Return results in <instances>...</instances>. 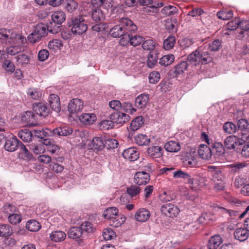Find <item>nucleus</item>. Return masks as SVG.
Returning a JSON list of instances; mask_svg holds the SVG:
<instances>
[{
    "label": "nucleus",
    "mask_w": 249,
    "mask_h": 249,
    "mask_svg": "<svg viewBox=\"0 0 249 249\" xmlns=\"http://www.w3.org/2000/svg\"><path fill=\"white\" fill-rule=\"evenodd\" d=\"M160 211L162 214L169 217H177L180 212L178 207L171 203L163 205Z\"/></svg>",
    "instance_id": "8"
},
{
    "label": "nucleus",
    "mask_w": 249,
    "mask_h": 249,
    "mask_svg": "<svg viewBox=\"0 0 249 249\" xmlns=\"http://www.w3.org/2000/svg\"><path fill=\"white\" fill-rule=\"evenodd\" d=\"M48 26L44 24H37L34 28V32L30 34L28 37V40L32 43L38 41L41 37L46 36L47 34Z\"/></svg>",
    "instance_id": "5"
},
{
    "label": "nucleus",
    "mask_w": 249,
    "mask_h": 249,
    "mask_svg": "<svg viewBox=\"0 0 249 249\" xmlns=\"http://www.w3.org/2000/svg\"><path fill=\"white\" fill-rule=\"evenodd\" d=\"M187 61L191 64L196 66L200 64H206L212 61L210 53L201 47L194 51L187 57Z\"/></svg>",
    "instance_id": "2"
},
{
    "label": "nucleus",
    "mask_w": 249,
    "mask_h": 249,
    "mask_svg": "<svg viewBox=\"0 0 249 249\" xmlns=\"http://www.w3.org/2000/svg\"><path fill=\"white\" fill-rule=\"evenodd\" d=\"M84 107L83 101L78 98L72 99L68 105V111L70 113H77L83 109Z\"/></svg>",
    "instance_id": "10"
},
{
    "label": "nucleus",
    "mask_w": 249,
    "mask_h": 249,
    "mask_svg": "<svg viewBox=\"0 0 249 249\" xmlns=\"http://www.w3.org/2000/svg\"><path fill=\"white\" fill-rule=\"evenodd\" d=\"M30 57L25 54H19L17 56V62L18 64L24 66L30 62Z\"/></svg>",
    "instance_id": "50"
},
{
    "label": "nucleus",
    "mask_w": 249,
    "mask_h": 249,
    "mask_svg": "<svg viewBox=\"0 0 249 249\" xmlns=\"http://www.w3.org/2000/svg\"><path fill=\"white\" fill-rule=\"evenodd\" d=\"M66 237V233L61 231H53L50 234V239L55 242L63 241Z\"/></svg>",
    "instance_id": "31"
},
{
    "label": "nucleus",
    "mask_w": 249,
    "mask_h": 249,
    "mask_svg": "<svg viewBox=\"0 0 249 249\" xmlns=\"http://www.w3.org/2000/svg\"><path fill=\"white\" fill-rule=\"evenodd\" d=\"M83 233L80 227H73L69 230L68 235L70 238L77 239L81 237Z\"/></svg>",
    "instance_id": "28"
},
{
    "label": "nucleus",
    "mask_w": 249,
    "mask_h": 249,
    "mask_svg": "<svg viewBox=\"0 0 249 249\" xmlns=\"http://www.w3.org/2000/svg\"><path fill=\"white\" fill-rule=\"evenodd\" d=\"M178 9L177 7L172 5H168L167 6H165L161 10L162 13L167 16L173 15L176 13Z\"/></svg>",
    "instance_id": "53"
},
{
    "label": "nucleus",
    "mask_w": 249,
    "mask_h": 249,
    "mask_svg": "<svg viewBox=\"0 0 249 249\" xmlns=\"http://www.w3.org/2000/svg\"><path fill=\"white\" fill-rule=\"evenodd\" d=\"M124 36H125V39L128 40L130 44L134 46L140 45L143 41V37L140 36H131L128 33Z\"/></svg>",
    "instance_id": "30"
},
{
    "label": "nucleus",
    "mask_w": 249,
    "mask_h": 249,
    "mask_svg": "<svg viewBox=\"0 0 249 249\" xmlns=\"http://www.w3.org/2000/svg\"><path fill=\"white\" fill-rule=\"evenodd\" d=\"M248 164L245 162H235L229 165L231 171L233 173H239L247 167Z\"/></svg>",
    "instance_id": "27"
},
{
    "label": "nucleus",
    "mask_w": 249,
    "mask_h": 249,
    "mask_svg": "<svg viewBox=\"0 0 249 249\" xmlns=\"http://www.w3.org/2000/svg\"><path fill=\"white\" fill-rule=\"evenodd\" d=\"M239 26L243 30L240 33V35L239 36V37L241 38L244 36H243L244 31H247L249 30V20H243L241 21H239Z\"/></svg>",
    "instance_id": "61"
},
{
    "label": "nucleus",
    "mask_w": 249,
    "mask_h": 249,
    "mask_svg": "<svg viewBox=\"0 0 249 249\" xmlns=\"http://www.w3.org/2000/svg\"><path fill=\"white\" fill-rule=\"evenodd\" d=\"M184 163L189 167H193L197 164V161L195 153L186 152L184 157Z\"/></svg>",
    "instance_id": "20"
},
{
    "label": "nucleus",
    "mask_w": 249,
    "mask_h": 249,
    "mask_svg": "<svg viewBox=\"0 0 249 249\" xmlns=\"http://www.w3.org/2000/svg\"><path fill=\"white\" fill-rule=\"evenodd\" d=\"M164 148L168 152H177L180 149V146L177 142L170 141L165 144Z\"/></svg>",
    "instance_id": "33"
},
{
    "label": "nucleus",
    "mask_w": 249,
    "mask_h": 249,
    "mask_svg": "<svg viewBox=\"0 0 249 249\" xmlns=\"http://www.w3.org/2000/svg\"><path fill=\"white\" fill-rule=\"evenodd\" d=\"M19 157L26 160H31L33 158L32 154L29 151L26 146L21 144L20 145Z\"/></svg>",
    "instance_id": "38"
},
{
    "label": "nucleus",
    "mask_w": 249,
    "mask_h": 249,
    "mask_svg": "<svg viewBox=\"0 0 249 249\" xmlns=\"http://www.w3.org/2000/svg\"><path fill=\"white\" fill-rule=\"evenodd\" d=\"M141 191V188L136 185H132L127 188V193L132 198L137 196Z\"/></svg>",
    "instance_id": "42"
},
{
    "label": "nucleus",
    "mask_w": 249,
    "mask_h": 249,
    "mask_svg": "<svg viewBox=\"0 0 249 249\" xmlns=\"http://www.w3.org/2000/svg\"><path fill=\"white\" fill-rule=\"evenodd\" d=\"M244 142V140L234 135L227 137L224 142V145L228 149H234L237 146L242 145Z\"/></svg>",
    "instance_id": "9"
},
{
    "label": "nucleus",
    "mask_w": 249,
    "mask_h": 249,
    "mask_svg": "<svg viewBox=\"0 0 249 249\" xmlns=\"http://www.w3.org/2000/svg\"><path fill=\"white\" fill-rule=\"evenodd\" d=\"M35 120V115L33 112L31 111H28L25 112V113L21 117V120L25 123H30Z\"/></svg>",
    "instance_id": "56"
},
{
    "label": "nucleus",
    "mask_w": 249,
    "mask_h": 249,
    "mask_svg": "<svg viewBox=\"0 0 249 249\" xmlns=\"http://www.w3.org/2000/svg\"><path fill=\"white\" fill-rule=\"evenodd\" d=\"M80 228L82 229V232L85 231L88 233H91L93 231L94 228L92 224L89 222H85L80 225Z\"/></svg>",
    "instance_id": "62"
},
{
    "label": "nucleus",
    "mask_w": 249,
    "mask_h": 249,
    "mask_svg": "<svg viewBox=\"0 0 249 249\" xmlns=\"http://www.w3.org/2000/svg\"><path fill=\"white\" fill-rule=\"evenodd\" d=\"M149 101V96L146 94H141L135 99V106L139 108L145 107Z\"/></svg>",
    "instance_id": "23"
},
{
    "label": "nucleus",
    "mask_w": 249,
    "mask_h": 249,
    "mask_svg": "<svg viewBox=\"0 0 249 249\" xmlns=\"http://www.w3.org/2000/svg\"><path fill=\"white\" fill-rule=\"evenodd\" d=\"M222 238L219 235L212 236L209 240L207 246L209 249H216L222 243Z\"/></svg>",
    "instance_id": "26"
},
{
    "label": "nucleus",
    "mask_w": 249,
    "mask_h": 249,
    "mask_svg": "<svg viewBox=\"0 0 249 249\" xmlns=\"http://www.w3.org/2000/svg\"><path fill=\"white\" fill-rule=\"evenodd\" d=\"M163 153V150L162 148L160 146H152L147 149L148 155L153 159L161 157Z\"/></svg>",
    "instance_id": "21"
},
{
    "label": "nucleus",
    "mask_w": 249,
    "mask_h": 249,
    "mask_svg": "<svg viewBox=\"0 0 249 249\" xmlns=\"http://www.w3.org/2000/svg\"><path fill=\"white\" fill-rule=\"evenodd\" d=\"M27 93L28 97L33 100H39L42 96V90L38 88H29Z\"/></svg>",
    "instance_id": "29"
},
{
    "label": "nucleus",
    "mask_w": 249,
    "mask_h": 249,
    "mask_svg": "<svg viewBox=\"0 0 249 249\" xmlns=\"http://www.w3.org/2000/svg\"><path fill=\"white\" fill-rule=\"evenodd\" d=\"M174 170L173 168L164 167L160 169V172L161 174H166L167 175H173L175 178H182L188 180V182L191 184H193L194 180L191 178L189 175L180 170L173 171Z\"/></svg>",
    "instance_id": "7"
},
{
    "label": "nucleus",
    "mask_w": 249,
    "mask_h": 249,
    "mask_svg": "<svg viewBox=\"0 0 249 249\" xmlns=\"http://www.w3.org/2000/svg\"><path fill=\"white\" fill-rule=\"evenodd\" d=\"M14 35V33L11 30L0 29V39L9 40V39L13 38Z\"/></svg>",
    "instance_id": "41"
},
{
    "label": "nucleus",
    "mask_w": 249,
    "mask_h": 249,
    "mask_svg": "<svg viewBox=\"0 0 249 249\" xmlns=\"http://www.w3.org/2000/svg\"><path fill=\"white\" fill-rule=\"evenodd\" d=\"M160 74L158 71H153L149 75V82L151 84H156L160 80Z\"/></svg>",
    "instance_id": "64"
},
{
    "label": "nucleus",
    "mask_w": 249,
    "mask_h": 249,
    "mask_svg": "<svg viewBox=\"0 0 249 249\" xmlns=\"http://www.w3.org/2000/svg\"><path fill=\"white\" fill-rule=\"evenodd\" d=\"M233 16L232 11H222L217 12V17L218 18L222 20H228Z\"/></svg>",
    "instance_id": "47"
},
{
    "label": "nucleus",
    "mask_w": 249,
    "mask_h": 249,
    "mask_svg": "<svg viewBox=\"0 0 249 249\" xmlns=\"http://www.w3.org/2000/svg\"><path fill=\"white\" fill-rule=\"evenodd\" d=\"M137 29V26L133 22L127 18H122L120 24L111 28L109 34L113 37H120L123 36L122 39H125V35L128 32H135Z\"/></svg>",
    "instance_id": "1"
},
{
    "label": "nucleus",
    "mask_w": 249,
    "mask_h": 249,
    "mask_svg": "<svg viewBox=\"0 0 249 249\" xmlns=\"http://www.w3.org/2000/svg\"><path fill=\"white\" fill-rule=\"evenodd\" d=\"M136 143L141 146L147 145L150 142L149 138L146 135L140 134L135 137Z\"/></svg>",
    "instance_id": "35"
},
{
    "label": "nucleus",
    "mask_w": 249,
    "mask_h": 249,
    "mask_svg": "<svg viewBox=\"0 0 249 249\" xmlns=\"http://www.w3.org/2000/svg\"><path fill=\"white\" fill-rule=\"evenodd\" d=\"M3 68L8 72L12 73L15 70V66L14 63L10 60H5L3 62Z\"/></svg>",
    "instance_id": "55"
},
{
    "label": "nucleus",
    "mask_w": 249,
    "mask_h": 249,
    "mask_svg": "<svg viewBox=\"0 0 249 249\" xmlns=\"http://www.w3.org/2000/svg\"><path fill=\"white\" fill-rule=\"evenodd\" d=\"M99 127L101 130H109L114 127L113 122L111 120H105L99 124Z\"/></svg>",
    "instance_id": "48"
},
{
    "label": "nucleus",
    "mask_w": 249,
    "mask_h": 249,
    "mask_svg": "<svg viewBox=\"0 0 249 249\" xmlns=\"http://www.w3.org/2000/svg\"><path fill=\"white\" fill-rule=\"evenodd\" d=\"M63 44L62 41L57 39H53L49 41L48 46L50 50L56 52L60 50Z\"/></svg>",
    "instance_id": "43"
},
{
    "label": "nucleus",
    "mask_w": 249,
    "mask_h": 249,
    "mask_svg": "<svg viewBox=\"0 0 249 249\" xmlns=\"http://www.w3.org/2000/svg\"><path fill=\"white\" fill-rule=\"evenodd\" d=\"M174 59L175 56L173 54L165 55L160 59V63L161 65L168 66L174 62Z\"/></svg>",
    "instance_id": "45"
},
{
    "label": "nucleus",
    "mask_w": 249,
    "mask_h": 249,
    "mask_svg": "<svg viewBox=\"0 0 249 249\" xmlns=\"http://www.w3.org/2000/svg\"><path fill=\"white\" fill-rule=\"evenodd\" d=\"M92 148L95 150H100L103 146V142L102 139L99 137H95L92 141Z\"/></svg>",
    "instance_id": "59"
},
{
    "label": "nucleus",
    "mask_w": 249,
    "mask_h": 249,
    "mask_svg": "<svg viewBox=\"0 0 249 249\" xmlns=\"http://www.w3.org/2000/svg\"><path fill=\"white\" fill-rule=\"evenodd\" d=\"M156 43L152 39H147L142 44V47L145 50L152 51L155 47Z\"/></svg>",
    "instance_id": "58"
},
{
    "label": "nucleus",
    "mask_w": 249,
    "mask_h": 249,
    "mask_svg": "<svg viewBox=\"0 0 249 249\" xmlns=\"http://www.w3.org/2000/svg\"><path fill=\"white\" fill-rule=\"evenodd\" d=\"M129 116L121 112H116L110 115V119L113 123L123 124L129 120Z\"/></svg>",
    "instance_id": "15"
},
{
    "label": "nucleus",
    "mask_w": 249,
    "mask_h": 249,
    "mask_svg": "<svg viewBox=\"0 0 249 249\" xmlns=\"http://www.w3.org/2000/svg\"><path fill=\"white\" fill-rule=\"evenodd\" d=\"M33 110L37 115L45 117L49 114L50 109L47 106L43 103H39L33 106Z\"/></svg>",
    "instance_id": "17"
},
{
    "label": "nucleus",
    "mask_w": 249,
    "mask_h": 249,
    "mask_svg": "<svg viewBox=\"0 0 249 249\" xmlns=\"http://www.w3.org/2000/svg\"><path fill=\"white\" fill-rule=\"evenodd\" d=\"M219 209L223 213L228 214L231 217H233L234 218V217L238 216L239 218L241 219L244 217V216L249 211V205L247 207L245 210L240 214H238V212L236 211L228 210L223 207H220Z\"/></svg>",
    "instance_id": "22"
},
{
    "label": "nucleus",
    "mask_w": 249,
    "mask_h": 249,
    "mask_svg": "<svg viewBox=\"0 0 249 249\" xmlns=\"http://www.w3.org/2000/svg\"><path fill=\"white\" fill-rule=\"evenodd\" d=\"M18 137L25 142H29L31 141L32 132L27 129H23L18 133Z\"/></svg>",
    "instance_id": "37"
},
{
    "label": "nucleus",
    "mask_w": 249,
    "mask_h": 249,
    "mask_svg": "<svg viewBox=\"0 0 249 249\" xmlns=\"http://www.w3.org/2000/svg\"><path fill=\"white\" fill-rule=\"evenodd\" d=\"M176 42L174 36H170L163 42V47L166 50H171L173 48Z\"/></svg>",
    "instance_id": "44"
},
{
    "label": "nucleus",
    "mask_w": 249,
    "mask_h": 249,
    "mask_svg": "<svg viewBox=\"0 0 249 249\" xmlns=\"http://www.w3.org/2000/svg\"><path fill=\"white\" fill-rule=\"evenodd\" d=\"M158 56L156 53H150L148 56L147 66L149 68H153L157 63Z\"/></svg>",
    "instance_id": "52"
},
{
    "label": "nucleus",
    "mask_w": 249,
    "mask_h": 249,
    "mask_svg": "<svg viewBox=\"0 0 249 249\" xmlns=\"http://www.w3.org/2000/svg\"><path fill=\"white\" fill-rule=\"evenodd\" d=\"M104 217L108 220L109 225L114 227H118L125 220V217L119 214V210L115 207L107 208L103 213Z\"/></svg>",
    "instance_id": "3"
},
{
    "label": "nucleus",
    "mask_w": 249,
    "mask_h": 249,
    "mask_svg": "<svg viewBox=\"0 0 249 249\" xmlns=\"http://www.w3.org/2000/svg\"><path fill=\"white\" fill-rule=\"evenodd\" d=\"M187 63L186 61H182L175 67L174 72L177 74L183 73L187 68Z\"/></svg>",
    "instance_id": "51"
},
{
    "label": "nucleus",
    "mask_w": 249,
    "mask_h": 249,
    "mask_svg": "<svg viewBox=\"0 0 249 249\" xmlns=\"http://www.w3.org/2000/svg\"><path fill=\"white\" fill-rule=\"evenodd\" d=\"M211 174L212 176V179L214 182L223 180L224 177L220 170L213 169L211 171Z\"/></svg>",
    "instance_id": "49"
},
{
    "label": "nucleus",
    "mask_w": 249,
    "mask_h": 249,
    "mask_svg": "<svg viewBox=\"0 0 249 249\" xmlns=\"http://www.w3.org/2000/svg\"><path fill=\"white\" fill-rule=\"evenodd\" d=\"M123 157L130 161H135L139 156V152L135 147H130L124 150L122 153Z\"/></svg>",
    "instance_id": "16"
},
{
    "label": "nucleus",
    "mask_w": 249,
    "mask_h": 249,
    "mask_svg": "<svg viewBox=\"0 0 249 249\" xmlns=\"http://www.w3.org/2000/svg\"><path fill=\"white\" fill-rule=\"evenodd\" d=\"M143 119L142 116L136 117L131 123L130 129L135 131L138 130L143 124Z\"/></svg>",
    "instance_id": "32"
},
{
    "label": "nucleus",
    "mask_w": 249,
    "mask_h": 249,
    "mask_svg": "<svg viewBox=\"0 0 249 249\" xmlns=\"http://www.w3.org/2000/svg\"><path fill=\"white\" fill-rule=\"evenodd\" d=\"M21 143L15 136H13L6 140L4 147L5 150L12 152L16 151Z\"/></svg>",
    "instance_id": "11"
},
{
    "label": "nucleus",
    "mask_w": 249,
    "mask_h": 249,
    "mask_svg": "<svg viewBox=\"0 0 249 249\" xmlns=\"http://www.w3.org/2000/svg\"><path fill=\"white\" fill-rule=\"evenodd\" d=\"M51 18L52 21L48 24L47 29L49 32L56 34L61 30V24L66 19V15L62 11H57L52 14Z\"/></svg>",
    "instance_id": "4"
},
{
    "label": "nucleus",
    "mask_w": 249,
    "mask_h": 249,
    "mask_svg": "<svg viewBox=\"0 0 249 249\" xmlns=\"http://www.w3.org/2000/svg\"><path fill=\"white\" fill-rule=\"evenodd\" d=\"M213 153L215 154L216 156L219 157L222 155L224 152V148L221 142H214L212 145Z\"/></svg>",
    "instance_id": "39"
},
{
    "label": "nucleus",
    "mask_w": 249,
    "mask_h": 249,
    "mask_svg": "<svg viewBox=\"0 0 249 249\" xmlns=\"http://www.w3.org/2000/svg\"><path fill=\"white\" fill-rule=\"evenodd\" d=\"M26 228L31 231H37L41 228L40 224L35 220H29L26 224Z\"/></svg>",
    "instance_id": "40"
},
{
    "label": "nucleus",
    "mask_w": 249,
    "mask_h": 249,
    "mask_svg": "<svg viewBox=\"0 0 249 249\" xmlns=\"http://www.w3.org/2000/svg\"><path fill=\"white\" fill-rule=\"evenodd\" d=\"M198 153L200 158L209 160L212 156L213 151L207 145L201 144L199 146Z\"/></svg>",
    "instance_id": "18"
},
{
    "label": "nucleus",
    "mask_w": 249,
    "mask_h": 249,
    "mask_svg": "<svg viewBox=\"0 0 249 249\" xmlns=\"http://www.w3.org/2000/svg\"><path fill=\"white\" fill-rule=\"evenodd\" d=\"M13 230L10 226L8 224L0 225V236L7 237L11 236Z\"/></svg>",
    "instance_id": "36"
},
{
    "label": "nucleus",
    "mask_w": 249,
    "mask_h": 249,
    "mask_svg": "<svg viewBox=\"0 0 249 249\" xmlns=\"http://www.w3.org/2000/svg\"><path fill=\"white\" fill-rule=\"evenodd\" d=\"M51 107L56 112L60 111V102L59 96L55 94H51L49 98Z\"/></svg>",
    "instance_id": "19"
},
{
    "label": "nucleus",
    "mask_w": 249,
    "mask_h": 249,
    "mask_svg": "<svg viewBox=\"0 0 249 249\" xmlns=\"http://www.w3.org/2000/svg\"><path fill=\"white\" fill-rule=\"evenodd\" d=\"M150 180V176L145 172H138L134 177V182L138 185H145Z\"/></svg>",
    "instance_id": "12"
},
{
    "label": "nucleus",
    "mask_w": 249,
    "mask_h": 249,
    "mask_svg": "<svg viewBox=\"0 0 249 249\" xmlns=\"http://www.w3.org/2000/svg\"><path fill=\"white\" fill-rule=\"evenodd\" d=\"M72 129L68 125H63L51 130V136H67L71 134Z\"/></svg>",
    "instance_id": "13"
},
{
    "label": "nucleus",
    "mask_w": 249,
    "mask_h": 249,
    "mask_svg": "<svg viewBox=\"0 0 249 249\" xmlns=\"http://www.w3.org/2000/svg\"><path fill=\"white\" fill-rule=\"evenodd\" d=\"M150 215V213L147 209L141 208L136 211L134 218L138 222H144L149 219Z\"/></svg>",
    "instance_id": "14"
},
{
    "label": "nucleus",
    "mask_w": 249,
    "mask_h": 249,
    "mask_svg": "<svg viewBox=\"0 0 249 249\" xmlns=\"http://www.w3.org/2000/svg\"><path fill=\"white\" fill-rule=\"evenodd\" d=\"M51 130L50 129H34V132L35 135L37 138L44 139L46 138L47 136H51Z\"/></svg>",
    "instance_id": "46"
},
{
    "label": "nucleus",
    "mask_w": 249,
    "mask_h": 249,
    "mask_svg": "<svg viewBox=\"0 0 249 249\" xmlns=\"http://www.w3.org/2000/svg\"><path fill=\"white\" fill-rule=\"evenodd\" d=\"M22 217L20 214L17 213L10 214L8 216V221L12 224L16 225L20 222Z\"/></svg>",
    "instance_id": "57"
},
{
    "label": "nucleus",
    "mask_w": 249,
    "mask_h": 249,
    "mask_svg": "<svg viewBox=\"0 0 249 249\" xmlns=\"http://www.w3.org/2000/svg\"><path fill=\"white\" fill-rule=\"evenodd\" d=\"M249 235V232L245 228H238L234 232L235 238L240 241H244L247 240Z\"/></svg>",
    "instance_id": "25"
},
{
    "label": "nucleus",
    "mask_w": 249,
    "mask_h": 249,
    "mask_svg": "<svg viewBox=\"0 0 249 249\" xmlns=\"http://www.w3.org/2000/svg\"><path fill=\"white\" fill-rule=\"evenodd\" d=\"M194 43L193 39L191 38H183L180 40V45L183 49L191 47Z\"/></svg>",
    "instance_id": "60"
},
{
    "label": "nucleus",
    "mask_w": 249,
    "mask_h": 249,
    "mask_svg": "<svg viewBox=\"0 0 249 249\" xmlns=\"http://www.w3.org/2000/svg\"><path fill=\"white\" fill-rule=\"evenodd\" d=\"M6 51L8 54L14 55L21 51V48L20 45L11 46L7 48Z\"/></svg>",
    "instance_id": "63"
},
{
    "label": "nucleus",
    "mask_w": 249,
    "mask_h": 249,
    "mask_svg": "<svg viewBox=\"0 0 249 249\" xmlns=\"http://www.w3.org/2000/svg\"><path fill=\"white\" fill-rule=\"evenodd\" d=\"M223 129L226 133L232 134L235 132L236 126L231 122H227L223 125Z\"/></svg>",
    "instance_id": "54"
},
{
    "label": "nucleus",
    "mask_w": 249,
    "mask_h": 249,
    "mask_svg": "<svg viewBox=\"0 0 249 249\" xmlns=\"http://www.w3.org/2000/svg\"><path fill=\"white\" fill-rule=\"evenodd\" d=\"M84 21L83 17L81 16L75 17L72 19L71 31L73 34L80 35L86 32L88 29V26Z\"/></svg>",
    "instance_id": "6"
},
{
    "label": "nucleus",
    "mask_w": 249,
    "mask_h": 249,
    "mask_svg": "<svg viewBox=\"0 0 249 249\" xmlns=\"http://www.w3.org/2000/svg\"><path fill=\"white\" fill-rule=\"evenodd\" d=\"M80 122L85 124H93L96 120V117L93 113H83L79 117Z\"/></svg>",
    "instance_id": "24"
},
{
    "label": "nucleus",
    "mask_w": 249,
    "mask_h": 249,
    "mask_svg": "<svg viewBox=\"0 0 249 249\" xmlns=\"http://www.w3.org/2000/svg\"><path fill=\"white\" fill-rule=\"evenodd\" d=\"M91 17L95 23H99L105 19V15L100 8H95L92 13Z\"/></svg>",
    "instance_id": "34"
}]
</instances>
